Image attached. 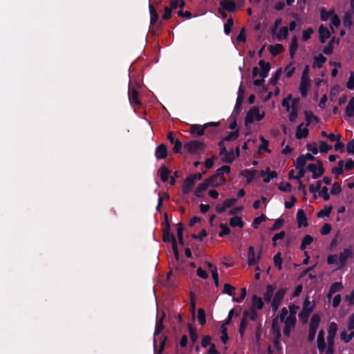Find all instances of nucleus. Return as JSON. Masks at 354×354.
Here are the masks:
<instances>
[{
  "label": "nucleus",
  "mask_w": 354,
  "mask_h": 354,
  "mask_svg": "<svg viewBox=\"0 0 354 354\" xmlns=\"http://www.w3.org/2000/svg\"><path fill=\"white\" fill-rule=\"evenodd\" d=\"M305 116H306V126L310 125V124L313 120H315V121L317 120V118L310 111H306Z\"/></svg>",
  "instance_id": "44"
},
{
  "label": "nucleus",
  "mask_w": 354,
  "mask_h": 354,
  "mask_svg": "<svg viewBox=\"0 0 354 354\" xmlns=\"http://www.w3.org/2000/svg\"><path fill=\"white\" fill-rule=\"evenodd\" d=\"M353 257V250L351 248H345L339 255V261L344 265L348 259Z\"/></svg>",
  "instance_id": "17"
},
{
  "label": "nucleus",
  "mask_w": 354,
  "mask_h": 354,
  "mask_svg": "<svg viewBox=\"0 0 354 354\" xmlns=\"http://www.w3.org/2000/svg\"><path fill=\"white\" fill-rule=\"evenodd\" d=\"M279 189L282 192H290L292 187L289 183H281L279 184Z\"/></svg>",
  "instance_id": "47"
},
{
  "label": "nucleus",
  "mask_w": 354,
  "mask_h": 354,
  "mask_svg": "<svg viewBox=\"0 0 354 354\" xmlns=\"http://www.w3.org/2000/svg\"><path fill=\"white\" fill-rule=\"evenodd\" d=\"M158 174L161 180L165 183L168 180L171 171L165 165H163L158 170Z\"/></svg>",
  "instance_id": "23"
},
{
  "label": "nucleus",
  "mask_w": 354,
  "mask_h": 354,
  "mask_svg": "<svg viewBox=\"0 0 354 354\" xmlns=\"http://www.w3.org/2000/svg\"><path fill=\"white\" fill-rule=\"evenodd\" d=\"M313 30L312 28H308L307 30H304L302 34V41H306L311 36Z\"/></svg>",
  "instance_id": "51"
},
{
  "label": "nucleus",
  "mask_w": 354,
  "mask_h": 354,
  "mask_svg": "<svg viewBox=\"0 0 354 354\" xmlns=\"http://www.w3.org/2000/svg\"><path fill=\"white\" fill-rule=\"evenodd\" d=\"M172 10L169 7L166 6L165 8V13L162 15V19L168 20L171 17Z\"/></svg>",
  "instance_id": "61"
},
{
  "label": "nucleus",
  "mask_w": 354,
  "mask_h": 354,
  "mask_svg": "<svg viewBox=\"0 0 354 354\" xmlns=\"http://www.w3.org/2000/svg\"><path fill=\"white\" fill-rule=\"evenodd\" d=\"M277 177V173L274 171H270L269 168L267 169V174L265 178L263 179V181L266 183H268L270 181L271 179Z\"/></svg>",
  "instance_id": "43"
},
{
  "label": "nucleus",
  "mask_w": 354,
  "mask_h": 354,
  "mask_svg": "<svg viewBox=\"0 0 354 354\" xmlns=\"http://www.w3.org/2000/svg\"><path fill=\"white\" fill-rule=\"evenodd\" d=\"M235 288L229 283H225L223 286V293L228 294L230 296L234 295Z\"/></svg>",
  "instance_id": "36"
},
{
  "label": "nucleus",
  "mask_w": 354,
  "mask_h": 354,
  "mask_svg": "<svg viewBox=\"0 0 354 354\" xmlns=\"http://www.w3.org/2000/svg\"><path fill=\"white\" fill-rule=\"evenodd\" d=\"M319 34L321 42L325 43L326 39H328L330 36V31L328 28L322 25L319 28Z\"/></svg>",
  "instance_id": "19"
},
{
  "label": "nucleus",
  "mask_w": 354,
  "mask_h": 354,
  "mask_svg": "<svg viewBox=\"0 0 354 354\" xmlns=\"http://www.w3.org/2000/svg\"><path fill=\"white\" fill-rule=\"evenodd\" d=\"M196 274L200 278L203 279H205L208 277L207 272L201 268H198L197 269Z\"/></svg>",
  "instance_id": "62"
},
{
  "label": "nucleus",
  "mask_w": 354,
  "mask_h": 354,
  "mask_svg": "<svg viewBox=\"0 0 354 354\" xmlns=\"http://www.w3.org/2000/svg\"><path fill=\"white\" fill-rule=\"evenodd\" d=\"M266 220V216L262 214L259 217H257L254 218V222H253V227L254 228H257L258 227V225L261 223L263 222V221Z\"/></svg>",
  "instance_id": "58"
},
{
  "label": "nucleus",
  "mask_w": 354,
  "mask_h": 354,
  "mask_svg": "<svg viewBox=\"0 0 354 354\" xmlns=\"http://www.w3.org/2000/svg\"><path fill=\"white\" fill-rule=\"evenodd\" d=\"M237 41L239 43H245L246 42V32L245 28H242L241 30L240 33L237 36Z\"/></svg>",
  "instance_id": "49"
},
{
  "label": "nucleus",
  "mask_w": 354,
  "mask_h": 354,
  "mask_svg": "<svg viewBox=\"0 0 354 354\" xmlns=\"http://www.w3.org/2000/svg\"><path fill=\"white\" fill-rule=\"evenodd\" d=\"M288 309L286 308H283L279 317H277L272 320V330L274 337V345L276 347H277L279 344V338L281 336V327L279 318L280 319V322H283L286 319V317L288 315Z\"/></svg>",
  "instance_id": "4"
},
{
  "label": "nucleus",
  "mask_w": 354,
  "mask_h": 354,
  "mask_svg": "<svg viewBox=\"0 0 354 354\" xmlns=\"http://www.w3.org/2000/svg\"><path fill=\"white\" fill-rule=\"evenodd\" d=\"M257 317V313L254 309L251 308L249 311L245 312L244 317L243 319H245V320L247 319H251L254 320Z\"/></svg>",
  "instance_id": "40"
},
{
  "label": "nucleus",
  "mask_w": 354,
  "mask_h": 354,
  "mask_svg": "<svg viewBox=\"0 0 354 354\" xmlns=\"http://www.w3.org/2000/svg\"><path fill=\"white\" fill-rule=\"evenodd\" d=\"M198 319L201 326H203L206 323L205 312L203 308L198 310Z\"/></svg>",
  "instance_id": "39"
},
{
  "label": "nucleus",
  "mask_w": 354,
  "mask_h": 354,
  "mask_svg": "<svg viewBox=\"0 0 354 354\" xmlns=\"http://www.w3.org/2000/svg\"><path fill=\"white\" fill-rule=\"evenodd\" d=\"M283 50V46H270V51L272 55H277Z\"/></svg>",
  "instance_id": "46"
},
{
  "label": "nucleus",
  "mask_w": 354,
  "mask_h": 354,
  "mask_svg": "<svg viewBox=\"0 0 354 354\" xmlns=\"http://www.w3.org/2000/svg\"><path fill=\"white\" fill-rule=\"evenodd\" d=\"M317 348L320 353H322L326 349V342L325 339H317Z\"/></svg>",
  "instance_id": "52"
},
{
  "label": "nucleus",
  "mask_w": 354,
  "mask_h": 354,
  "mask_svg": "<svg viewBox=\"0 0 354 354\" xmlns=\"http://www.w3.org/2000/svg\"><path fill=\"white\" fill-rule=\"evenodd\" d=\"M221 174V167L220 168H218L216 169V173L215 175L214 176H210L209 178H208L207 179H206L204 182L200 183L195 192H194V195L197 197V198H202L204 195V192L212 185L214 184V180H215V178L217 176H220Z\"/></svg>",
  "instance_id": "6"
},
{
  "label": "nucleus",
  "mask_w": 354,
  "mask_h": 354,
  "mask_svg": "<svg viewBox=\"0 0 354 354\" xmlns=\"http://www.w3.org/2000/svg\"><path fill=\"white\" fill-rule=\"evenodd\" d=\"M332 210V207L330 206L328 207H326L322 210H321L318 214L317 216L319 217H323V216H328L330 214V212Z\"/></svg>",
  "instance_id": "55"
},
{
  "label": "nucleus",
  "mask_w": 354,
  "mask_h": 354,
  "mask_svg": "<svg viewBox=\"0 0 354 354\" xmlns=\"http://www.w3.org/2000/svg\"><path fill=\"white\" fill-rule=\"evenodd\" d=\"M308 135V129L306 124L301 123L297 126L295 136L297 139H301L307 137Z\"/></svg>",
  "instance_id": "15"
},
{
  "label": "nucleus",
  "mask_w": 354,
  "mask_h": 354,
  "mask_svg": "<svg viewBox=\"0 0 354 354\" xmlns=\"http://www.w3.org/2000/svg\"><path fill=\"white\" fill-rule=\"evenodd\" d=\"M330 23H331V28L333 27H338L340 24V20L338 17V16L334 12L330 18Z\"/></svg>",
  "instance_id": "45"
},
{
  "label": "nucleus",
  "mask_w": 354,
  "mask_h": 354,
  "mask_svg": "<svg viewBox=\"0 0 354 354\" xmlns=\"http://www.w3.org/2000/svg\"><path fill=\"white\" fill-rule=\"evenodd\" d=\"M341 192V186L339 183H335L333 185L330 192L332 194H338Z\"/></svg>",
  "instance_id": "60"
},
{
  "label": "nucleus",
  "mask_w": 354,
  "mask_h": 354,
  "mask_svg": "<svg viewBox=\"0 0 354 354\" xmlns=\"http://www.w3.org/2000/svg\"><path fill=\"white\" fill-rule=\"evenodd\" d=\"M315 308V303L309 300L308 297H306L304 302L302 310L299 314V318L306 324L308 322V318L310 314L313 311Z\"/></svg>",
  "instance_id": "8"
},
{
  "label": "nucleus",
  "mask_w": 354,
  "mask_h": 354,
  "mask_svg": "<svg viewBox=\"0 0 354 354\" xmlns=\"http://www.w3.org/2000/svg\"><path fill=\"white\" fill-rule=\"evenodd\" d=\"M219 124L220 122H210L204 124L203 127L194 125L192 128V132L198 136H203L205 133L209 134L210 136H213L215 134L214 129L218 127Z\"/></svg>",
  "instance_id": "5"
},
{
  "label": "nucleus",
  "mask_w": 354,
  "mask_h": 354,
  "mask_svg": "<svg viewBox=\"0 0 354 354\" xmlns=\"http://www.w3.org/2000/svg\"><path fill=\"white\" fill-rule=\"evenodd\" d=\"M319 149L321 152L326 153L331 149V146L328 145L326 142L322 141Z\"/></svg>",
  "instance_id": "57"
},
{
  "label": "nucleus",
  "mask_w": 354,
  "mask_h": 354,
  "mask_svg": "<svg viewBox=\"0 0 354 354\" xmlns=\"http://www.w3.org/2000/svg\"><path fill=\"white\" fill-rule=\"evenodd\" d=\"M286 293V290L279 288L275 291V287L268 285L266 291L263 294V299L266 302H270L272 310L276 312L279 308Z\"/></svg>",
  "instance_id": "1"
},
{
  "label": "nucleus",
  "mask_w": 354,
  "mask_h": 354,
  "mask_svg": "<svg viewBox=\"0 0 354 354\" xmlns=\"http://www.w3.org/2000/svg\"><path fill=\"white\" fill-rule=\"evenodd\" d=\"M261 252H260L257 255H256L254 247L250 246L248 249V265L252 266L257 263L261 258Z\"/></svg>",
  "instance_id": "12"
},
{
  "label": "nucleus",
  "mask_w": 354,
  "mask_h": 354,
  "mask_svg": "<svg viewBox=\"0 0 354 354\" xmlns=\"http://www.w3.org/2000/svg\"><path fill=\"white\" fill-rule=\"evenodd\" d=\"M155 156L157 160H162L167 156V148L166 145L162 143L156 147Z\"/></svg>",
  "instance_id": "13"
},
{
  "label": "nucleus",
  "mask_w": 354,
  "mask_h": 354,
  "mask_svg": "<svg viewBox=\"0 0 354 354\" xmlns=\"http://www.w3.org/2000/svg\"><path fill=\"white\" fill-rule=\"evenodd\" d=\"M297 220L299 227H301V226L306 227L308 225L307 218L304 210H298L297 214Z\"/></svg>",
  "instance_id": "22"
},
{
  "label": "nucleus",
  "mask_w": 354,
  "mask_h": 354,
  "mask_svg": "<svg viewBox=\"0 0 354 354\" xmlns=\"http://www.w3.org/2000/svg\"><path fill=\"white\" fill-rule=\"evenodd\" d=\"M207 266L211 270L212 276L214 279V283H215L216 286L218 287V284H219V279H218V274L217 272V269L211 263H208Z\"/></svg>",
  "instance_id": "28"
},
{
  "label": "nucleus",
  "mask_w": 354,
  "mask_h": 354,
  "mask_svg": "<svg viewBox=\"0 0 354 354\" xmlns=\"http://www.w3.org/2000/svg\"><path fill=\"white\" fill-rule=\"evenodd\" d=\"M138 91L136 88L129 89V99L131 104L140 105L141 102L138 98Z\"/></svg>",
  "instance_id": "16"
},
{
  "label": "nucleus",
  "mask_w": 354,
  "mask_h": 354,
  "mask_svg": "<svg viewBox=\"0 0 354 354\" xmlns=\"http://www.w3.org/2000/svg\"><path fill=\"white\" fill-rule=\"evenodd\" d=\"M164 317L165 314L162 315V317L159 319L157 318L155 326V331L153 334V347L154 351L157 354H161L163 352L167 339V337L166 335H160L161 332L165 328L163 325Z\"/></svg>",
  "instance_id": "2"
},
{
  "label": "nucleus",
  "mask_w": 354,
  "mask_h": 354,
  "mask_svg": "<svg viewBox=\"0 0 354 354\" xmlns=\"http://www.w3.org/2000/svg\"><path fill=\"white\" fill-rule=\"evenodd\" d=\"M306 160L303 155L299 156L297 158L295 162L296 168H304L305 165L306 164Z\"/></svg>",
  "instance_id": "41"
},
{
  "label": "nucleus",
  "mask_w": 354,
  "mask_h": 354,
  "mask_svg": "<svg viewBox=\"0 0 354 354\" xmlns=\"http://www.w3.org/2000/svg\"><path fill=\"white\" fill-rule=\"evenodd\" d=\"M223 9H226L230 11L233 10L235 6L234 3L231 1H223Z\"/></svg>",
  "instance_id": "48"
},
{
  "label": "nucleus",
  "mask_w": 354,
  "mask_h": 354,
  "mask_svg": "<svg viewBox=\"0 0 354 354\" xmlns=\"http://www.w3.org/2000/svg\"><path fill=\"white\" fill-rule=\"evenodd\" d=\"M264 116V111L260 110L257 106H253L247 113L245 120V125L248 126L255 121H260Z\"/></svg>",
  "instance_id": "7"
},
{
  "label": "nucleus",
  "mask_w": 354,
  "mask_h": 354,
  "mask_svg": "<svg viewBox=\"0 0 354 354\" xmlns=\"http://www.w3.org/2000/svg\"><path fill=\"white\" fill-rule=\"evenodd\" d=\"M320 321H321L320 315L317 313L314 314L310 319V324H309V330L317 331V329L319 325Z\"/></svg>",
  "instance_id": "20"
},
{
  "label": "nucleus",
  "mask_w": 354,
  "mask_h": 354,
  "mask_svg": "<svg viewBox=\"0 0 354 354\" xmlns=\"http://www.w3.org/2000/svg\"><path fill=\"white\" fill-rule=\"evenodd\" d=\"M263 306V301L262 299L256 295L253 296L252 300V308L254 310H261Z\"/></svg>",
  "instance_id": "27"
},
{
  "label": "nucleus",
  "mask_w": 354,
  "mask_h": 354,
  "mask_svg": "<svg viewBox=\"0 0 354 354\" xmlns=\"http://www.w3.org/2000/svg\"><path fill=\"white\" fill-rule=\"evenodd\" d=\"M170 229H171L170 224H169V222L168 218L166 215L165 216V227L163 228V232H162V241L165 243H167V242L171 243L172 250H173L174 256L176 259H178L179 253H178V250L177 241H176V239L174 234L170 233Z\"/></svg>",
  "instance_id": "3"
},
{
  "label": "nucleus",
  "mask_w": 354,
  "mask_h": 354,
  "mask_svg": "<svg viewBox=\"0 0 354 354\" xmlns=\"http://www.w3.org/2000/svg\"><path fill=\"white\" fill-rule=\"evenodd\" d=\"M347 88L348 89H353L354 88V73L351 72L350 77L348 78V81L346 84Z\"/></svg>",
  "instance_id": "59"
},
{
  "label": "nucleus",
  "mask_w": 354,
  "mask_h": 354,
  "mask_svg": "<svg viewBox=\"0 0 354 354\" xmlns=\"http://www.w3.org/2000/svg\"><path fill=\"white\" fill-rule=\"evenodd\" d=\"M307 169L313 173V178L314 179L320 177L324 172L322 163L319 160H317V164L308 165Z\"/></svg>",
  "instance_id": "9"
},
{
  "label": "nucleus",
  "mask_w": 354,
  "mask_h": 354,
  "mask_svg": "<svg viewBox=\"0 0 354 354\" xmlns=\"http://www.w3.org/2000/svg\"><path fill=\"white\" fill-rule=\"evenodd\" d=\"M230 225L232 227H243V222L242 221L241 218L239 216H234L231 218L230 221Z\"/></svg>",
  "instance_id": "33"
},
{
  "label": "nucleus",
  "mask_w": 354,
  "mask_h": 354,
  "mask_svg": "<svg viewBox=\"0 0 354 354\" xmlns=\"http://www.w3.org/2000/svg\"><path fill=\"white\" fill-rule=\"evenodd\" d=\"M348 330L353 331L354 330V313L352 314L348 318Z\"/></svg>",
  "instance_id": "64"
},
{
  "label": "nucleus",
  "mask_w": 354,
  "mask_h": 354,
  "mask_svg": "<svg viewBox=\"0 0 354 354\" xmlns=\"http://www.w3.org/2000/svg\"><path fill=\"white\" fill-rule=\"evenodd\" d=\"M349 333L346 330L342 331L340 334V337L342 341L345 343H348L354 337V331L348 330Z\"/></svg>",
  "instance_id": "29"
},
{
  "label": "nucleus",
  "mask_w": 354,
  "mask_h": 354,
  "mask_svg": "<svg viewBox=\"0 0 354 354\" xmlns=\"http://www.w3.org/2000/svg\"><path fill=\"white\" fill-rule=\"evenodd\" d=\"M346 113L348 117H352L354 115V97H352L346 108Z\"/></svg>",
  "instance_id": "35"
},
{
  "label": "nucleus",
  "mask_w": 354,
  "mask_h": 354,
  "mask_svg": "<svg viewBox=\"0 0 354 354\" xmlns=\"http://www.w3.org/2000/svg\"><path fill=\"white\" fill-rule=\"evenodd\" d=\"M255 174V170L245 169L241 171V175L247 179L248 183L252 180Z\"/></svg>",
  "instance_id": "32"
},
{
  "label": "nucleus",
  "mask_w": 354,
  "mask_h": 354,
  "mask_svg": "<svg viewBox=\"0 0 354 354\" xmlns=\"http://www.w3.org/2000/svg\"><path fill=\"white\" fill-rule=\"evenodd\" d=\"M174 146L173 148V151L175 153H180L182 149V142L178 139L174 143Z\"/></svg>",
  "instance_id": "56"
},
{
  "label": "nucleus",
  "mask_w": 354,
  "mask_h": 354,
  "mask_svg": "<svg viewBox=\"0 0 354 354\" xmlns=\"http://www.w3.org/2000/svg\"><path fill=\"white\" fill-rule=\"evenodd\" d=\"M348 153L354 154V140H350L346 145Z\"/></svg>",
  "instance_id": "63"
},
{
  "label": "nucleus",
  "mask_w": 354,
  "mask_h": 354,
  "mask_svg": "<svg viewBox=\"0 0 354 354\" xmlns=\"http://www.w3.org/2000/svg\"><path fill=\"white\" fill-rule=\"evenodd\" d=\"M188 329L189 332L191 341L192 344H195L198 340V334L196 333V329L190 324H188Z\"/></svg>",
  "instance_id": "31"
},
{
  "label": "nucleus",
  "mask_w": 354,
  "mask_h": 354,
  "mask_svg": "<svg viewBox=\"0 0 354 354\" xmlns=\"http://www.w3.org/2000/svg\"><path fill=\"white\" fill-rule=\"evenodd\" d=\"M272 33L279 40H282L288 35V28L286 26L281 27L278 31L272 29Z\"/></svg>",
  "instance_id": "26"
},
{
  "label": "nucleus",
  "mask_w": 354,
  "mask_h": 354,
  "mask_svg": "<svg viewBox=\"0 0 354 354\" xmlns=\"http://www.w3.org/2000/svg\"><path fill=\"white\" fill-rule=\"evenodd\" d=\"M149 13H150L151 25H154L157 23V21L159 19V15L156 11L155 7L153 5H151V3H149Z\"/></svg>",
  "instance_id": "25"
},
{
  "label": "nucleus",
  "mask_w": 354,
  "mask_h": 354,
  "mask_svg": "<svg viewBox=\"0 0 354 354\" xmlns=\"http://www.w3.org/2000/svg\"><path fill=\"white\" fill-rule=\"evenodd\" d=\"M246 294H247L246 288H243L241 289V297H232V301H236V302H241V301H243L245 299V297L246 296Z\"/></svg>",
  "instance_id": "54"
},
{
  "label": "nucleus",
  "mask_w": 354,
  "mask_h": 354,
  "mask_svg": "<svg viewBox=\"0 0 354 354\" xmlns=\"http://www.w3.org/2000/svg\"><path fill=\"white\" fill-rule=\"evenodd\" d=\"M194 183H195L191 178H189V176L185 178V180H184V183L183 185V187H182L183 193L185 195L188 194L191 192Z\"/></svg>",
  "instance_id": "18"
},
{
  "label": "nucleus",
  "mask_w": 354,
  "mask_h": 354,
  "mask_svg": "<svg viewBox=\"0 0 354 354\" xmlns=\"http://www.w3.org/2000/svg\"><path fill=\"white\" fill-rule=\"evenodd\" d=\"M259 66L261 68L259 75L262 78H265L267 77L268 71L270 68V64L268 62H265L264 61L259 62Z\"/></svg>",
  "instance_id": "24"
},
{
  "label": "nucleus",
  "mask_w": 354,
  "mask_h": 354,
  "mask_svg": "<svg viewBox=\"0 0 354 354\" xmlns=\"http://www.w3.org/2000/svg\"><path fill=\"white\" fill-rule=\"evenodd\" d=\"M342 288V283L340 282H336L332 284L328 293V297L330 298L333 294L340 290Z\"/></svg>",
  "instance_id": "34"
},
{
  "label": "nucleus",
  "mask_w": 354,
  "mask_h": 354,
  "mask_svg": "<svg viewBox=\"0 0 354 354\" xmlns=\"http://www.w3.org/2000/svg\"><path fill=\"white\" fill-rule=\"evenodd\" d=\"M295 70V66H293L292 64H290L285 68V73L287 77H290L294 73Z\"/></svg>",
  "instance_id": "50"
},
{
  "label": "nucleus",
  "mask_w": 354,
  "mask_h": 354,
  "mask_svg": "<svg viewBox=\"0 0 354 354\" xmlns=\"http://www.w3.org/2000/svg\"><path fill=\"white\" fill-rule=\"evenodd\" d=\"M204 147L203 142L198 140H192L185 145V148L190 153H198Z\"/></svg>",
  "instance_id": "10"
},
{
  "label": "nucleus",
  "mask_w": 354,
  "mask_h": 354,
  "mask_svg": "<svg viewBox=\"0 0 354 354\" xmlns=\"http://www.w3.org/2000/svg\"><path fill=\"white\" fill-rule=\"evenodd\" d=\"M223 155H225V161L227 162H232L236 157L239 156V148L237 147L236 148V151H230L229 153H225V149L223 148Z\"/></svg>",
  "instance_id": "21"
},
{
  "label": "nucleus",
  "mask_w": 354,
  "mask_h": 354,
  "mask_svg": "<svg viewBox=\"0 0 354 354\" xmlns=\"http://www.w3.org/2000/svg\"><path fill=\"white\" fill-rule=\"evenodd\" d=\"M310 87V78L301 77L299 91L303 97L307 95L308 91Z\"/></svg>",
  "instance_id": "14"
},
{
  "label": "nucleus",
  "mask_w": 354,
  "mask_h": 354,
  "mask_svg": "<svg viewBox=\"0 0 354 354\" xmlns=\"http://www.w3.org/2000/svg\"><path fill=\"white\" fill-rule=\"evenodd\" d=\"M326 61V58L322 55V54L318 55L317 56H315L314 58V63L313 66L321 68L324 63H325Z\"/></svg>",
  "instance_id": "30"
},
{
  "label": "nucleus",
  "mask_w": 354,
  "mask_h": 354,
  "mask_svg": "<svg viewBox=\"0 0 354 354\" xmlns=\"http://www.w3.org/2000/svg\"><path fill=\"white\" fill-rule=\"evenodd\" d=\"M321 180L317 181V185L315 186L314 185H310L309 186L310 192L312 193H315L316 192H318L322 189L321 185H322Z\"/></svg>",
  "instance_id": "53"
},
{
  "label": "nucleus",
  "mask_w": 354,
  "mask_h": 354,
  "mask_svg": "<svg viewBox=\"0 0 354 354\" xmlns=\"http://www.w3.org/2000/svg\"><path fill=\"white\" fill-rule=\"evenodd\" d=\"M334 12H335L333 10H330L329 11H326L325 10L322 9L321 10L322 20H323V21L330 20Z\"/></svg>",
  "instance_id": "37"
},
{
  "label": "nucleus",
  "mask_w": 354,
  "mask_h": 354,
  "mask_svg": "<svg viewBox=\"0 0 354 354\" xmlns=\"http://www.w3.org/2000/svg\"><path fill=\"white\" fill-rule=\"evenodd\" d=\"M283 322L285 323L283 335L286 337H289L291 330L295 328L296 317H294L293 315H288Z\"/></svg>",
  "instance_id": "11"
},
{
  "label": "nucleus",
  "mask_w": 354,
  "mask_h": 354,
  "mask_svg": "<svg viewBox=\"0 0 354 354\" xmlns=\"http://www.w3.org/2000/svg\"><path fill=\"white\" fill-rule=\"evenodd\" d=\"M338 330V327L336 323L331 322L329 324L328 330V335L335 337L337 331Z\"/></svg>",
  "instance_id": "38"
},
{
  "label": "nucleus",
  "mask_w": 354,
  "mask_h": 354,
  "mask_svg": "<svg viewBox=\"0 0 354 354\" xmlns=\"http://www.w3.org/2000/svg\"><path fill=\"white\" fill-rule=\"evenodd\" d=\"M274 266L279 269L281 270L282 268V259L281 257V254L279 252L274 256L273 258Z\"/></svg>",
  "instance_id": "42"
}]
</instances>
